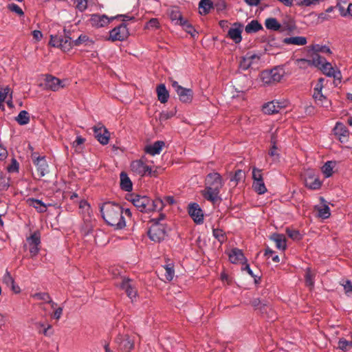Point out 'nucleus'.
Masks as SVG:
<instances>
[{"label":"nucleus","instance_id":"obj_42","mask_svg":"<svg viewBox=\"0 0 352 352\" xmlns=\"http://www.w3.org/2000/svg\"><path fill=\"white\" fill-rule=\"evenodd\" d=\"M213 236L221 243H223L227 240V236L225 232L219 228L212 229Z\"/></svg>","mask_w":352,"mask_h":352},{"label":"nucleus","instance_id":"obj_32","mask_svg":"<svg viewBox=\"0 0 352 352\" xmlns=\"http://www.w3.org/2000/svg\"><path fill=\"white\" fill-rule=\"evenodd\" d=\"M283 42L287 45H305L307 41L305 36H293L285 38Z\"/></svg>","mask_w":352,"mask_h":352},{"label":"nucleus","instance_id":"obj_29","mask_svg":"<svg viewBox=\"0 0 352 352\" xmlns=\"http://www.w3.org/2000/svg\"><path fill=\"white\" fill-rule=\"evenodd\" d=\"M282 107L279 102L272 101L263 106V111L265 114L271 115L278 113Z\"/></svg>","mask_w":352,"mask_h":352},{"label":"nucleus","instance_id":"obj_49","mask_svg":"<svg viewBox=\"0 0 352 352\" xmlns=\"http://www.w3.org/2000/svg\"><path fill=\"white\" fill-rule=\"evenodd\" d=\"M32 297L37 300H43L46 303L52 302V298L50 294L46 292L36 293L32 296Z\"/></svg>","mask_w":352,"mask_h":352},{"label":"nucleus","instance_id":"obj_62","mask_svg":"<svg viewBox=\"0 0 352 352\" xmlns=\"http://www.w3.org/2000/svg\"><path fill=\"white\" fill-rule=\"evenodd\" d=\"M146 25L148 28H158L160 27V23L157 19L152 18L147 22Z\"/></svg>","mask_w":352,"mask_h":352},{"label":"nucleus","instance_id":"obj_4","mask_svg":"<svg viewBox=\"0 0 352 352\" xmlns=\"http://www.w3.org/2000/svg\"><path fill=\"white\" fill-rule=\"evenodd\" d=\"M166 217L164 213H160L157 218L151 219V226L148 230V236L149 239L155 242L160 243L164 241L167 236V226L161 223Z\"/></svg>","mask_w":352,"mask_h":352},{"label":"nucleus","instance_id":"obj_25","mask_svg":"<svg viewBox=\"0 0 352 352\" xmlns=\"http://www.w3.org/2000/svg\"><path fill=\"white\" fill-rule=\"evenodd\" d=\"M26 203L29 206L34 208L38 212L43 213L46 212L47 206L41 200L35 198H28Z\"/></svg>","mask_w":352,"mask_h":352},{"label":"nucleus","instance_id":"obj_50","mask_svg":"<svg viewBox=\"0 0 352 352\" xmlns=\"http://www.w3.org/2000/svg\"><path fill=\"white\" fill-rule=\"evenodd\" d=\"M176 108L171 111H164L160 113L159 119L161 122L166 121L173 117L176 114Z\"/></svg>","mask_w":352,"mask_h":352},{"label":"nucleus","instance_id":"obj_26","mask_svg":"<svg viewBox=\"0 0 352 352\" xmlns=\"http://www.w3.org/2000/svg\"><path fill=\"white\" fill-rule=\"evenodd\" d=\"M270 239L276 243V247L284 251L287 248V240L285 236L283 234L274 233Z\"/></svg>","mask_w":352,"mask_h":352},{"label":"nucleus","instance_id":"obj_57","mask_svg":"<svg viewBox=\"0 0 352 352\" xmlns=\"http://www.w3.org/2000/svg\"><path fill=\"white\" fill-rule=\"evenodd\" d=\"M319 3V0H298L297 5L300 6H309Z\"/></svg>","mask_w":352,"mask_h":352},{"label":"nucleus","instance_id":"obj_55","mask_svg":"<svg viewBox=\"0 0 352 352\" xmlns=\"http://www.w3.org/2000/svg\"><path fill=\"white\" fill-rule=\"evenodd\" d=\"M87 1L88 0H75V3H76V8L80 12L86 10L87 8Z\"/></svg>","mask_w":352,"mask_h":352},{"label":"nucleus","instance_id":"obj_41","mask_svg":"<svg viewBox=\"0 0 352 352\" xmlns=\"http://www.w3.org/2000/svg\"><path fill=\"white\" fill-rule=\"evenodd\" d=\"M315 210L318 212V216L322 219H327L331 215L330 208L326 204H324L323 207L316 206Z\"/></svg>","mask_w":352,"mask_h":352},{"label":"nucleus","instance_id":"obj_31","mask_svg":"<svg viewBox=\"0 0 352 352\" xmlns=\"http://www.w3.org/2000/svg\"><path fill=\"white\" fill-rule=\"evenodd\" d=\"M156 91L158 100L160 102L163 104L166 103L168 100L169 93L166 89L165 85L160 84L156 88Z\"/></svg>","mask_w":352,"mask_h":352},{"label":"nucleus","instance_id":"obj_10","mask_svg":"<svg viewBox=\"0 0 352 352\" xmlns=\"http://www.w3.org/2000/svg\"><path fill=\"white\" fill-rule=\"evenodd\" d=\"M26 241L30 246L29 250L31 254V257L36 256L40 250V232L38 230L34 232L29 237H27Z\"/></svg>","mask_w":352,"mask_h":352},{"label":"nucleus","instance_id":"obj_17","mask_svg":"<svg viewBox=\"0 0 352 352\" xmlns=\"http://www.w3.org/2000/svg\"><path fill=\"white\" fill-rule=\"evenodd\" d=\"M315 67L320 69L323 74L327 76L333 75L331 72L333 71L334 68L330 63L327 61L325 58L321 56L320 54H317Z\"/></svg>","mask_w":352,"mask_h":352},{"label":"nucleus","instance_id":"obj_47","mask_svg":"<svg viewBox=\"0 0 352 352\" xmlns=\"http://www.w3.org/2000/svg\"><path fill=\"white\" fill-rule=\"evenodd\" d=\"M170 19L173 21H176V24H180V23L183 21L184 18L182 15V13L178 10H173L170 12Z\"/></svg>","mask_w":352,"mask_h":352},{"label":"nucleus","instance_id":"obj_63","mask_svg":"<svg viewBox=\"0 0 352 352\" xmlns=\"http://www.w3.org/2000/svg\"><path fill=\"white\" fill-rule=\"evenodd\" d=\"M10 89L8 87L4 88L3 90L0 91L1 102H3L6 100V98L8 94L10 93Z\"/></svg>","mask_w":352,"mask_h":352},{"label":"nucleus","instance_id":"obj_20","mask_svg":"<svg viewBox=\"0 0 352 352\" xmlns=\"http://www.w3.org/2000/svg\"><path fill=\"white\" fill-rule=\"evenodd\" d=\"M45 82L47 87L54 91L63 87V82L59 78L52 75L46 76Z\"/></svg>","mask_w":352,"mask_h":352},{"label":"nucleus","instance_id":"obj_14","mask_svg":"<svg viewBox=\"0 0 352 352\" xmlns=\"http://www.w3.org/2000/svg\"><path fill=\"white\" fill-rule=\"evenodd\" d=\"M305 185L311 190H318L321 188L322 182L312 171H308L305 175Z\"/></svg>","mask_w":352,"mask_h":352},{"label":"nucleus","instance_id":"obj_38","mask_svg":"<svg viewBox=\"0 0 352 352\" xmlns=\"http://www.w3.org/2000/svg\"><path fill=\"white\" fill-rule=\"evenodd\" d=\"M324 53V54H331V50L329 47L327 45H320L318 44L317 45H313L311 46V49L309 50V53L311 54H319V53Z\"/></svg>","mask_w":352,"mask_h":352},{"label":"nucleus","instance_id":"obj_34","mask_svg":"<svg viewBox=\"0 0 352 352\" xmlns=\"http://www.w3.org/2000/svg\"><path fill=\"white\" fill-rule=\"evenodd\" d=\"M263 30L262 25L257 20H252L245 28V31L248 34H252Z\"/></svg>","mask_w":352,"mask_h":352},{"label":"nucleus","instance_id":"obj_40","mask_svg":"<svg viewBox=\"0 0 352 352\" xmlns=\"http://www.w3.org/2000/svg\"><path fill=\"white\" fill-rule=\"evenodd\" d=\"M15 120L20 125H25L28 124L30 122L29 113L25 110L21 111L18 116L16 117Z\"/></svg>","mask_w":352,"mask_h":352},{"label":"nucleus","instance_id":"obj_27","mask_svg":"<svg viewBox=\"0 0 352 352\" xmlns=\"http://www.w3.org/2000/svg\"><path fill=\"white\" fill-rule=\"evenodd\" d=\"M309 54L311 59L298 58L296 60L300 69H306L308 67L316 66L317 54Z\"/></svg>","mask_w":352,"mask_h":352},{"label":"nucleus","instance_id":"obj_60","mask_svg":"<svg viewBox=\"0 0 352 352\" xmlns=\"http://www.w3.org/2000/svg\"><path fill=\"white\" fill-rule=\"evenodd\" d=\"M214 8H215L218 12H221L226 9V3L224 0H219L214 5Z\"/></svg>","mask_w":352,"mask_h":352},{"label":"nucleus","instance_id":"obj_44","mask_svg":"<svg viewBox=\"0 0 352 352\" xmlns=\"http://www.w3.org/2000/svg\"><path fill=\"white\" fill-rule=\"evenodd\" d=\"M352 348V342L346 340L344 338H341L339 339L338 342V349L346 351L350 350Z\"/></svg>","mask_w":352,"mask_h":352},{"label":"nucleus","instance_id":"obj_33","mask_svg":"<svg viewBox=\"0 0 352 352\" xmlns=\"http://www.w3.org/2000/svg\"><path fill=\"white\" fill-rule=\"evenodd\" d=\"M213 8L214 4L211 0H201L199 3V14L201 15L208 14Z\"/></svg>","mask_w":352,"mask_h":352},{"label":"nucleus","instance_id":"obj_15","mask_svg":"<svg viewBox=\"0 0 352 352\" xmlns=\"http://www.w3.org/2000/svg\"><path fill=\"white\" fill-rule=\"evenodd\" d=\"M188 212L190 217L196 223L201 224L204 222V214L198 204H190L188 205Z\"/></svg>","mask_w":352,"mask_h":352},{"label":"nucleus","instance_id":"obj_46","mask_svg":"<svg viewBox=\"0 0 352 352\" xmlns=\"http://www.w3.org/2000/svg\"><path fill=\"white\" fill-rule=\"evenodd\" d=\"M286 233L287 236L293 240L300 241L302 239V235L300 233V232L298 230L287 228Z\"/></svg>","mask_w":352,"mask_h":352},{"label":"nucleus","instance_id":"obj_7","mask_svg":"<svg viewBox=\"0 0 352 352\" xmlns=\"http://www.w3.org/2000/svg\"><path fill=\"white\" fill-rule=\"evenodd\" d=\"M129 32L126 23H122L119 25L115 27L109 31V36L107 41H124L128 38Z\"/></svg>","mask_w":352,"mask_h":352},{"label":"nucleus","instance_id":"obj_56","mask_svg":"<svg viewBox=\"0 0 352 352\" xmlns=\"http://www.w3.org/2000/svg\"><path fill=\"white\" fill-rule=\"evenodd\" d=\"M38 333H43L45 336L50 337L54 334V330L51 324H47V327H44L42 330L38 331Z\"/></svg>","mask_w":352,"mask_h":352},{"label":"nucleus","instance_id":"obj_43","mask_svg":"<svg viewBox=\"0 0 352 352\" xmlns=\"http://www.w3.org/2000/svg\"><path fill=\"white\" fill-rule=\"evenodd\" d=\"M179 25H181L183 29L192 36H195V35L197 34L194 27L185 19H183Z\"/></svg>","mask_w":352,"mask_h":352},{"label":"nucleus","instance_id":"obj_19","mask_svg":"<svg viewBox=\"0 0 352 352\" xmlns=\"http://www.w3.org/2000/svg\"><path fill=\"white\" fill-rule=\"evenodd\" d=\"M164 146L165 142L164 141L158 140L155 142L153 144L145 146L144 151L146 153L153 156L160 154Z\"/></svg>","mask_w":352,"mask_h":352},{"label":"nucleus","instance_id":"obj_8","mask_svg":"<svg viewBox=\"0 0 352 352\" xmlns=\"http://www.w3.org/2000/svg\"><path fill=\"white\" fill-rule=\"evenodd\" d=\"M124 14H118L115 16L108 17L106 14H94L91 15L89 21L93 27L96 28H103L109 25L114 19Z\"/></svg>","mask_w":352,"mask_h":352},{"label":"nucleus","instance_id":"obj_53","mask_svg":"<svg viewBox=\"0 0 352 352\" xmlns=\"http://www.w3.org/2000/svg\"><path fill=\"white\" fill-rule=\"evenodd\" d=\"M166 273H165V277L166 279L168 281H171L174 277L175 271L173 267L170 266V265H168L165 267Z\"/></svg>","mask_w":352,"mask_h":352},{"label":"nucleus","instance_id":"obj_3","mask_svg":"<svg viewBox=\"0 0 352 352\" xmlns=\"http://www.w3.org/2000/svg\"><path fill=\"white\" fill-rule=\"evenodd\" d=\"M223 185L221 175L218 173H210L206 177L205 189L201 190V195L206 200L215 203L220 199L219 195Z\"/></svg>","mask_w":352,"mask_h":352},{"label":"nucleus","instance_id":"obj_9","mask_svg":"<svg viewBox=\"0 0 352 352\" xmlns=\"http://www.w3.org/2000/svg\"><path fill=\"white\" fill-rule=\"evenodd\" d=\"M130 168L133 173L141 177L153 175L151 167L146 165L142 159L131 162Z\"/></svg>","mask_w":352,"mask_h":352},{"label":"nucleus","instance_id":"obj_11","mask_svg":"<svg viewBox=\"0 0 352 352\" xmlns=\"http://www.w3.org/2000/svg\"><path fill=\"white\" fill-rule=\"evenodd\" d=\"M95 138L102 145H107L110 138V133L107 129L99 123L93 127Z\"/></svg>","mask_w":352,"mask_h":352},{"label":"nucleus","instance_id":"obj_39","mask_svg":"<svg viewBox=\"0 0 352 352\" xmlns=\"http://www.w3.org/2000/svg\"><path fill=\"white\" fill-rule=\"evenodd\" d=\"M335 162L328 161L322 166V171L326 178H328L332 175L333 169L335 167Z\"/></svg>","mask_w":352,"mask_h":352},{"label":"nucleus","instance_id":"obj_28","mask_svg":"<svg viewBox=\"0 0 352 352\" xmlns=\"http://www.w3.org/2000/svg\"><path fill=\"white\" fill-rule=\"evenodd\" d=\"M335 135L338 137L341 142H345L348 139L349 131L341 123H337L334 128Z\"/></svg>","mask_w":352,"mask_h":352},{"label":"nucleus","instance_id":"obj_58","mask_svg":"<svg viewBox=\"0 0 352 352\" xmlns=\"http://www.w3.org/2000/svg\"><path fill=\"white\" fill-rule=\"evenodd\" d=\"M9 187L6 178L0 173V190H6Z\"/></svg>","mask_w":352,"mask_h":352},{"label":"nucleus","instance_id":"obj_21","mask_svg":"<svg viewBox=\"0 0 352 352\" xmlns=\"http://www.w3.org/2000/svg\"><path fill=\"white\" fill-rule=\"evenodd\" d=\"M94 43V41L91 39L87 35L83 34H80L77 38L74 37L72 41V48L82 44H84L85 46L92 47Z\"/></svg>","mask_w":352,"mask_h":352},{"label":"nucleus","instance_id":"obj_37","mask_svg":"<svg viewBox=\"0 0 352 352\" xmlns=\"http://www.w3.org/2000/svg\"><path fill=\"white\" fill-rule=\"evenodd\" d=\"M252 188L258 195H263L267 192V188L265 187L263 179L253 181Z\"/></svg>","mask_w":352,"mask_h":352},{"label":"nucleus","instance_id":"obj_54","mask_svg":"<svg viewBox=\"0 0 352 352\" xmlns=\"http://www.w3.org/2000/svg\"><path fill=\"white\" fill-rule=\"evenodd\" d=\"M8 9L10 11L16 13L19 16H22V15L24 14L23 11L22 10V9L19 6H17L15 3L8 4Z\"/></svg>","mask_w":352,"mask_h":352},{"label":"nucleus","instance_id":"obj_30","mask_svg":"<svg viewBox=\"0 0 352 352\" xmlns=\"http://www.w3.org/2000/svg\"><path fill=\"white\" fill-rule=\"evenodd\" d=\"M120 188L122 190L130 192L133 189V184L130 179V178L128 177V175L122 171L121 172L120 175Z\"/></svg>","mask_w":352,"mask_h":352},{"label":"nucleus","instance_id":"obj_2","mask_svg":"<svg viewBox=\"0 0 352 352\" xmlns=\"http://www.w3.org/2000/svg\"><path fill=\"white\" fill-rule=\"evenodd\" d=\"M126 199L131 201L140 212L144 213L160 211L164 207L162 199L160 198L153 200L148 196L133 193L127 195Z\"/></svg>","mask_w":352,"mask_h":352},{"label":"nucleus","instance_id":"obj_5","mask_svg":"<svg viewBox=\"0 0 352 352\" xmlns=\"http://www.w3.org/2000/svg\"><path fill=\"white\" fill-rule=\"evenodd\" d=\"M73 33L69 30L64 28L63 33L50 35L49 44L52 47L61 49L63 52H69L72 49Z\"/></svg>","mask_w":352,"mask_h":352},{"label":"nucleus","instance_id":"obj_61","mask_svg":"<svg viewBox=\"0 0 352 352\" xmlns=\"http://www.w3.org/2000/svg\"><path fill=\"white\" fill-rule=\"evenodd\" d=\"M92 232V226L89 223L85 222V224L81 228V233L84 235H87Z\"/></svg>","mask_w":352,"mask_h":352},{"label":"nucleus","instance_id":"obj_18","mask_svg":"<svg viewBox=\"0 0 352 352\" xmlns=\"http://www.w3.org/2000/svg\"><path fill=\"white\" fill-rule=\"evenodd\" d=\"M229 260L232 263L238 264L247 262L243 251L238 248H233L228 254Z\"/></svg>","mask_w":352,"mask_h":352},{"label":"nucleus","instance_id":"obj_52","mask_svg":"<svg viewBox=\"0 0 352 352\" xmlns=\"http://www.w3.org/2000/svg\"><path fill=\"white\" fill-rule=\"evenodd\" d=\"M14 281V280L11 276L10 272L6 270L5 274L3 276V283H5L8 287H10V285H13Z\"/></svg>","mask_w":352,"mask_h":352},{"label":"nucleus","instance_id":"obj_22","mask_svg":"<svg viewBox=\"0 0 352 352\" xmlns=\"http://www.w3.org/2000/svg\"><path fill=\"white\" fill-rule=\"evenodd\" d=\"M177 94L179 100L183 103H190L193 98V91L191 89L182 87L177 91Z\"/></svg>","mask_w":352,"mask_h":352},{"label":"nucleus","instance_id":"obj_12","mask_svg":"<svg viewBox=\"0 0 352 352\" xmlns=\"http://www.w3.org/2000/svg\"><path fill=\"white\" fill-rule=\"evenodd\" d=\"M118 349L123 352H130L134 347V340L129 335H118L115 340Z\"/></svg>","mask_w":352,"mask_h":352},{"label":"nucleus","instance_id":"obj_13","mask_svg":"<svg viewBox=\"0 0 352 352\" xmlns=\"http://www.w3.org/2000/svg\"><path fill=\"white\" fill-rule=\"evenodd\" d=\"M120 288L124 290L127 296L133 301L138 296V291L132 279L124 278L120 285Z\"/></svg>","mask_w":352,"mask_h":352},{"label":"nucleus","instance_id":"obj_1","mask_svg":"<svg viewBox=\"0 0 352 352\" xmlns=\"http://www.w3.org/2000/svg\"><path fill=\"white\" fill-rule=\"evenodd\" d=\"M100 211L104 222L116 230H120L126 226L123 217L122 207L115 202L107 201L100 206Z\"/></svg>","mask_w":352,"mask_h":352},{"label":"nucleus","instance_id":"obj_36","mask_svg":"<svg viewBox=\"0 0 352 352\" xmlns=\"http://www.w3.org/2000/svg\"><path fill=\"white\" fill-rule=\"evenodd\" d=\"M265 25L267 30L278 31L281 28V25L278 23L276 18H267L265 21Z\"/></svg>","mask_w":352,"mask_h":352},{"label":"nucleus","instance_id":"obj_45","mask_svg":"<svg viewBox=\"0 0 352 352\" xmlns=\"http://www.w3.org/2000/svg\"><path fill=\"white\" fill-rule=\"evenodd\" d=\"M313 98H314L316 102L322 107H327L330 104V102L328 100L327 97L322 94V92H320V94H318V96L313 94Z\"/></svg>","mask_w":352,"mask_h":352},{"label":"nucleus","instance_id":"obj_64","mask_svg":"<svg viewBox=\"0 0 352 352\" xmlns=\"http://www.w3.org/2000/svg\"><path fill=\"white\" fill-rule=\"evenodd\" d=\"M19 169V164L16 160H12V164L8 167L10 172L17 171Z\"/></svg>","mask_w":352,"mask_h":352},{"label":"nucleus","instance_id":"obj_16","mask_svg":"<svg viewBox=\"0 0 352 352\" xmlns=\"http://www.w3.org/2000/svg\"><path fill=\"white\" fill-rule=\"evenodd\" d=\"M243 25L239 22L232 24L228 32V36L231 38L235 43L238 44L242 41L241 33L243 32Z\"/></svg>","mask_w":352,"mask_h":352},{"label":"nucleus","instance_id":"obj_6","mask_svg":"<svg viewBox=\"0 0 352 352\" xmlns=\"http://www.w3.org/2000/svg\"><path fill=\"white\" fill-rule=\"evenodd\" d=\"M285 75L283 66L280 65L270 70H264L261 74V79L264 84L270 85L279 82Z\"/></svg>","mask_w":352,"mask_h":352},{"label":"nucleus","instance_id":"obj_24","mask_svg":"<svg viewBox=\"0 0 352 352\" xmlns=\"http://www.w3.org/2000/svg\"><path fill=\"white\" fill-rule=\"evenodd\" d=\"M271 147L268 151V155L272 158L273 162H278L280 159V153H278V148L276 146L277 139L274 134L271 136Z\"/></svg>","mask_w":352,"mask_h":352},{"label":"nucleus","instance_id":"obj_48","mask_svg":"<svg viewBox=\"0 0 352 352\" xmlns=\"http://www.w3.org/2000/svg\"><path fill=\"white\" fill-rule=\"evenodd\" d=\"M245 178V173L243 170L238 169L235 171L233 177L230 179V181L235 182L237 184L239 182L243 181Z\"/></svg>","mask_w":352,"mask_h":352},{"label":"nucleus","instance_id":"obj_35","mask_svg":"<svg viewBox=\"0 0 352 352\" xmlns=\"http://www.w3.org/2000/svg\"><path fill=\"white\" fill-rule=\"evenodd\" d=\"M250 304L256 310H259L262 314L270 309L267 304L262 302L260 298H254L251 300Z\"/></svg>","mask_w":352,"mask_h":352},{"label":"nucleus","instance_id":"obj_51","mask_svg":"<svg viewBox=\"0 0 352 352\" xmlns=\"http://www.w3.org/2000/svg\"><path fill=\"white\" fill-rule=\"evenodd\" d=\"M305 283L307 286L313 287L314 285V274H313L309 268H308L305 273Z\"/></svg>","mask_w":352,"mask_h":352},{"label":"nucleus","instance_id":"obj_59","mask_svg":"<svg viewBox=\"0 0 352 352\" xmlns=\"http://www.w3.org/2000/svg\"><path fill=\"white\" fill-rule=\"evenodd\" d=\"M252 179H253L254 181L263 179V174L261 173V169H258V168H253V169H252Z\"/></svg>","mask_w":352,"mask_h":352},{"label":"nucleus","instance_id":"obj_23","mask_svg":"<svg viewBox=\"0 0 352 352\" xmlns=\"http://www.w3.org/2000/svg\"><path fill=\"white\" fill-rule=\"evenodd\" d=\"M34 165L36 167V174L39 178L45 176L48 172V165L45 156H43L42 158H37Z\"/></svg>","mask_w":352,"mask_h":352}]
</instances>
